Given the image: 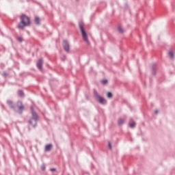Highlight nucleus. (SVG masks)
I'll return each instance as SVG.
<instances>
[{"label": "nucleus", "mask_w": 175, "mask_h": 175, "mask_svg": "<svg viewBox=\"0 0 175 175\" xmlns=\"http://www.w3.org/2000/svg\"><path fill=\"white\" fill-rule=\"evenodd\" d=\"M21 21L18 23V29H24L25 27H29L31 25V20L29 17L25 14H22L20 16Z\"/></svg>", "instance_id": "f257e3e1"}, {"label": "nucleus", "mask_w": 175, "mask_h": 175, "mask_svg": "<svg viewBox=\"0 0 175 175\" xmlns=\"http://www.w3.org/2000/svg\"><path fill=\"white\" fill-rule=\"evenodd\" d=\"M39 120L38 113H36V111L33 110V108H31V118L29 120V125H31L33 128H35L38 125V121Z\"/></svg>", "instance_id": "f03ea898"}, {"label": "nucleus", "mask_w": 175, "mask_h": 175, "mask_svg": "<svg viewBox=\"0 0 175 175\" xmlns=\"http://www.w3.org/2000/svg\"><path fill=\"white\" fill-rule=\"evenodd\" d=\"M79 27L81 32V35L84 42H85L86 43H90V41L88 40V37L87 36V33L85 32V29H84V24L83 23V22H80L79 23Z\"/></svg>", "instance_id": "7ed1b4c3"}, {"label": "nucleus", "mask_w": 175, "mask_h": 175, "mask_svg": "<svg viewBox=\"0 0 175 175\" xmlns=\"http://www.w3.org/2000/svg\"><path fill=\"white\" fill-rule=\"evenodd\" d=\"M94 96L96 99H98V103H100V105H106L107 103V101L103 98V97L99 96L96 90H94Z\"/></svg>", "instance_id": "20e7f679"}, {"label": "nucleus", "mask_w": 175, "mask_h": 175, "mask_svg": "<svg viewBox=\"0 0 175 175\" xmlns=\"http://www.w3.org/2000/svg\"><path fill=\"white\" fill-rule=\"evenodd\" d=\"M16 106L18 107V110L16 111V113H18V114H21L25 109L24 104H23V101L21 100L17 101Z\"/></svg>", "instance_id": "39448f33"}, {"label": "nucleus", "mask_w": 175, "mask_h": 175, "mask_svg": "<svg viewBox=\"0 0 175 175\" xmlns=\"http://www.w3.org/2000/svg\"><path fill=\"white\" fill-rule=\"evenodd\" d=\"M63 49L66 51V53H69L70 50V46L69 45V42H68V41H63Z\"/></svg>", "instance_id": "423d86ee"}, {"label": "nucleus", "mask_w": 175, "mask_h": 175, "mask_svg": "<svg viewBox=\"0 0 175 175\" xmlns=\"http://www.w3.org/2000/svg\"><path fill=\"white\" fill-rule=\"evenodd\" d=\"M37 68L39 70H42L43 69V59H38L37 62Z\"/></svg>", "instance_id": "0eeeda50"}, {"label": "nucleus", "mask_w": 175, "mask_h": 175, "mask_svg": "<svg viewBox=\"0 0 175 175\" xmlns=\"http://www.w3.org/2000/svg\"><path fill=\"white\" fill-rule=\"evenodd\" d=\"M51 150H53V144H46L44 146V152H49V151H51Z\"/></svg>", "instance_id": "6e6552de"}, {"label": "nucleus", "mask_w": 175, "mask_h": 175, "mask_svg": "<svg viewBox=\"0 0 175 175\" xmlns=\"http://www.w3.org/2000/svg\"><path fill=\"white\" fill-rule=\"evenodd\" d=\"M7 105L8 106H9L10 108L12 109V110H14L16 109L14 103H13V101H12L11 100H7Z\"/></svg>", "instance_id": "1a4fd4ad"}, {"label": "nucleus", "mask_w": 175, "mask_h": 175, "mask_svg": "<svg viewBox=\"0 0 175 175\" xmlns=\"http://www.w3.org/2000/svg\"><path fill=\"white\" fill-rule=\"evenodd\" d=\"M125 122V119L123 118H119L118 120V125L121 126V125H124V123Z\"/></svg>", "instance_id": "9d476101"}, {"label": "nucleus", "mask_w": 175, "mask_h": 175, "mask_svg": "<svg viewBox=\"0 0 175 175\" xmlns=\"http://www.w3.org/2000/svg\"><path fill=\"white\" fill-rule=\"evenodd\" d=\"M36 25H40V18L38 16H36L34 19Z\"/></svg>", "instance_id": "9b49d317"}, {"label": "nucleus", "mask_w": 175, "mask_h": 175, "mask_svg": "<svg viewBox=\"0 0 175 175\" xmlns=\"http://www.w3.org/2000/svg\"><path fill=\"white\" fill-rule=\"evenodd\" d=\"M168 55H169L170 58H171V59H173V58H174V53H173V51H170L168 53Z\"/></svg>", "instance_id": "f8f14e48"}, {"label": "nucleus", "mask_w": 175, "mask_h": 175, "mask_svg": "<svg viewBox=\"0 0 175 175\" xmlns=\"http://www.w3.org/2000/svg\"><path fill=\"white\" fill-rule=\"evenodd\" d=\"M18 95L23 98L24 96V92L23 90H18Z\"/></svg>", "instance_id": "ddd939ff"}, {"label": "nucleus", "mask_w": 175, "mask_h": 175, "mask_svg": "<svg viewBox=\"0 0 175 175\" xmlns=\"http://www.w3.org/2000/svg\"><path fill=\"white\" fill-rule=\"evenodd\" d=\"M129 126L130 128H135V126H136V123L135 122H133L131 123H129Z\"/></svg>", "instance_id": "4468645a"}, {"label": "nucleus", "mask_w": 175, "mask_h": 175, "mask_svg": "<svg viewBox=\"0 0 175 175\" xmlns=\"http://www.w3.org/2000/svg\"><path fill=\"white\" fill-rule=\"evenodd\" d=\"M107 98H113V94H111V92H108L107 93Z\"/></svg>", "instance_id": "2eb2a0df"}, {"label": "nucleus", "mask_w": 175, "mask_h": 175, "mask_svg": "<svg viewBox=\"0 0 175 175\" xmlns=\"http://www.w3.org/2000/svg\"><path fill=\"white\" fill-rule=\"evenodd\" d=\"M118 32H120V33H124V29H122V28H121V27H119L118 28Z\"/></svg>", "instance_id": "dca6fc26"}, {"label": "nucleus", "mask_w": 175, "mask_h": 175, "mask_svg": "<svg viewBox=\"0 0 175 175\" xmlns=\"http://www.w3.org/2000/svg\"><path fill=\"white\" fill-rule=\"evenodd\" d=\"M17 40L20 42V43H21L24 40V39H23V38L21 37H18Z\"/></svg>", "instance_id": "f3484780"}, {"label": "nucleus", "mask_w": 175, "mask_h": 175, "mask_svg": "<svg viewBox=\"0 0 175 175\" xmlns=\"http://www.w3.org/2000/svg\"><path fill=\"white\" fill-rule=\"evenodd\" d=\"M101 83H103V85L107 84V79L102 80L101 81Z\"/></svg>", "instance_id": "a211bd4d"}, {"label": "nucleus", "mask_w": 175, "mask_h": 175, "mask_svg": "<svg viewBox=\"0 0 175 175\" xmlns=\"http://www.w3.org/2000/svg\"><path fill=\"white\" fill-rule=\"evenodd\" d=\"M41 170H46V166L44 165H41Z\"/></svg>", "instance_id": "6ab92c4d"}, {"label": "nucleus", "mask_w": 175, "mask_h": 175, "mask_svg": "<svg viewBox=\"0 0 175 175\" xmlns=\"http://www.w3.org/2000/svg\"><path fill=\"white\" fill-rule=\"evenodd\" d=\"M2 76H3V77H8V74L6 72H3Z\"/></svg>", "instance_id": "aec40b11"}, {"label": "nucleus", "mask_w": 175, "mask_h": 175, "mask_svg": "<svg viewBox=\"0 0 175 175\" xmlns=\"http://www.w3.org/2000/svg\"><path fill=\"white\" fill-rule=\"evenodd\" d=\"M108 148H109V150H111V144H110V142H108Z\"/></svg>", "instance_id": "412c9836"}, {"label": "nucleus", "mask_w": 175, "mask_h": 175, "mask_svg": "<svg viewBox=\"0 0 175 175\" xmlns=\"http://www.w3.org/2000/svg\"><path fill=\"white\" fill-rule=\"evenodd\" d=\"M62 60L65 61L66 59V56L64 55L63 57H61Z\"/></svg>", "instance_id": "4be33fe9"}, {"label": "nucleus", "mask_w": 175, "mask_h": 175, "mask_svg": "<svg viewBox=\"0 0 175 175\" xmlns=\"http://www.w3.org/2000/svg\"><path fill=\"white\" fill-rule=\"evenodd\" d=\"M152 75H155V68H153L152 70Z\"/></svg>", "instance_id": "5701e85b"}, {"label": "nucleus", "mask_w": 175, "mask_h": 175, "mask_svg": "<svg viewBox=\"0 0 175 175\" xmlns=\"http://www.w3.org/2000/svg\"><path fill=\"white\" fill-rule=\"evenodd\" d=\"M55 170H56L55 168H51V172H55Z\"/></svg>", "instance_id": "b1692460"}, {"label": "nucleus", "mask_w": 175, "mask_h": 175, "mask_svg": "<svg viewBox=\"0 0 175 175\" xmlns=\"http://www.w3.org/2000/svg\"><path fill=\"white\" fill-rule=\"evenodd\" d=\"M154 114H158V110L154 111Z\"/></svg>", "instance_id": "393cba45"}]
</instances>
